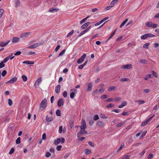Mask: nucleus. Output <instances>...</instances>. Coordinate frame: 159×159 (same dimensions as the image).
Returning <instances> with one entry per match:
<instances>
[{
	"label": "nucleus",
	"mask_w": 159,
	"mask_h": 159,
	"mask_svg": "<svg viewBox=\"0 0 159 159\" xmlns=\"http://www.w3.org/2000/svg\"><path fill=\"white\" fill-rule=\"evenodd\" d=\"M112 111L115 112L117 113H118L120 111V109H115Z\"/></svg>",
	"instance_id": "nucleus-59"
},
{
	"label": "nucleus",
	"mask_w": 159,
	"mask_h": 159,
	"mask_svg": "<svg viewBox=\"0 0 159 159\" xmlns=\"http://www.w3.org/2000/svg\"><path fill=\"white\" fill-rule=\"evenodd\" d=\"M62 95L64 97H65V98L67 96V92L66 91H64Z\"/></svg>",
	"instance_id": "nucleus-60"
},
{
	"label": "nucleus",
	"mask_w": 159,
	"mask_h": 159,
	"mask_svg": "<svg viewBox=\"0 0 159 159\" xmlns=\"http://www.w3.org/2000/svg\"><path fill=\"white\" fill-rule=\"evenodd\" d=\"M125 146V144L124 143H123L121 144V145L119 148L117 150V152H118L120 151Z\"/></svg>",
	"instance_id": "nucleus-33"
},
{
	"label": "nucleus",
	"mask_w": 159,
	"mask_h": 159,
	"mask_svg": "<svg viewBox=\"0 0 159 159\" xmlns=\"http://www.w3.org/2000/svg\"><path fill=\"white\" fill-rule=\"evenodd\" d=\"M114 100L116 102L119 101L121 100V98L120 97H116L114 98Z\"/></svg>",
	"instance_id": "nucleus-61"
},
{
	"label": "nucleus",
	"mask_w": 159,
	"mask_h": 159,
	"mask_svg": "<svg viewBox=\"0 0 159 159\" xmlns=\"http://www.w3.org/2000/svg\"><path fill=\"white\" fill-rule=\"evenodd\" d=\"M88 121L89 125L90 126H92L94 122V120H93L92 118H91Z\"/></svg>",
	"instance_id": "nucleus-21"
},
{
	"label": "nucleus",
	"mask_w": 159,
	"mask_h": 159,
	"mask_svg": "<svg viewBox=\"0 0 159 159\" xmlns=\"http://www.w3.org/2000/svg\"><path fill=\"white\" fill-rule=\"evenodd\" d=\"M51 156V154L49 152H47L46 154V157H49Z\"/></svg>",
	"instance_id": "nucleus-62"
},
{
	"label": "nucleus",
	"mask_w": 159,
	"mask_h": 159,
	"mask_svg": "<svg viewBox=\"0 0 159 159\" xmlns=\"http://www.w3.org/2000/svg\"><path fill=\"white\" fill-rule=\"evenodd\" d=\"M103 125V123L102 122L98 121L97 122V125L98 126H102Z\"/></svg>",
	"instance_id": "nucleus-36"
},
{
	"label": "nucleus",
	"mask_w": 159,
	"mask_h": 159,
	"mask_svg": "<svg viewBox=\"0 0 159 159\" xmlns=\"http://www.w3.org/2000/svg\"><path fill=\"white\" fill-rule=\"evenodd\" d=\"M154 115L155 114H154L152 116L149 118L146 121L142 123L141 125V126H143L147 125L151 120L152 119Z\"/></svg>",
	"instance_id": "nucleus-7"
},
{
	"label": "nucleus",
	"mask_w": 159,
	"mask_h": 159,
	"mask_svg": "<svg viewBox=\"0 0 159 159\" xmlns=\"http://www.w3.org/2000/svg\"><path fill=\"white\" fill-rule=\"evenodd\" d=\"M20 143V137H18L16 140V144H19Z\"/></svg>",
	"instance_id": "nucleus-46"
},
{
	"label": "nucleus",
	"mask_w": 159,
	"mask_h": 159,
	"mask_svg": "<svg viewBox=\"0 0 159 159\" xmlns=\"http://www.w3.org/2000/svg\"><path fill=\"white\" fill-rule=\"evenodd\" d=\"M30 32H26L21 34L20 35V37L21 38H26L30 34Z\"/></svg>",
	"instance_id": "nucleus-9"
},
{
	"label": "nucleus",
	"mask_w": 159,
	"mask_h": 159,
	"mask_svg": "<svg viewBox=\"0 0 159 159\" xmlns=\"http://www.w3.org/2000/svg\"><path fill=\"white\" fill-rule=\"evenodd\" d=\"M150 45V43H145L143 46V48H148Z\"/></svg>",
	"instance_id": "nucleus-34"
},
{
	"label": "nucleus",
	"mask_w": 159,
	"mask_h": 159,
	"mask_svg": "<svg viewBox=\"0 0 159 159\" xmlns=\"http://www.w3.org/2000/svg\"><path fill=\"white\" fill-rule=\"evenodd\" d=\"M39 109L41 111H42L46 108L47 105V101L46 98L41 101Z\"/></svg>",
	"instance_id": "nucleus-1"
},
{
	"label": "nucleus",
	"mask_w": 159,
	"mask_h": 159,
	"mask_svg": "<svg viewBox=\"0 0 159 159\" xmlns=\"http://www.w3.org/2000/svg\"><path fill=\"white\" fill-rule=\"evenodd\" d=\"M134 102H137L139 105H141L145 102V101L143 100H135Z\"/></svg>",
	"instance_id": "nucleus-24"
},
{
	"label": "nucleus",
	"mask_w": 159,
	"mask_h": 159,
	"mask_svg": "<svg viewBox=\"0 0 159 159\" xmlns=\"http://www.w3.org/2000/svg\"><path fill=\"white\" fill-rule=\"evenodd\" d=\"M88 31L86 29L85 30H84L83 31L81 32L80 34L78 35V36L79 37H80L81 36H82L85 33L88 32Z\"/></svg>",
	"instance_id": "nucleus-26"
},
{
	"label": "nucleus",
	"mask_w": 159,
	"mask_h": 159,
	"mask_svg": "<svg viewBox=\"0 0 159 159\" xmlns=\"http://www.w3.org/2000/svg\"><path fill=\"white\" fill-rule=\"evenodd\" d=\"M89 17V16H87V17H86L85 18H84V19H83L82 20H81V21H80V24H83V23H84V22L85 21V20L88 19V18Z\"/></svg>",
	"instance_id": "nucleus-31"
},
{
	"label": "nucleus",
	"mask_w": 159,
	"mask_h": 159,
	"mask_svg": "<svg viewBox=\"0 0 159 159\" xmlns=\"http://www.w3.org/2000/svg\"><path fill=\"white\" fill-rule=\"evenodd\" d=\"M132 67V66L131 64H127L122 66L121 68L122 69H130Z\"/></svg>",
	"instance_id": "nucleus-8"
},
{
	"label": "nucleus",
	"mask_w": 159,
	"mask_h": 159,
	"mask_svg": "<svg viewBox=\"0 0 159 159\" xmlns=\"http://www.w3.org/2000/svg\"><path fill=\"white\" fill-rule=\"evenodd\" d=\"M155 36L154 35H153L152 34L148 33L142 36H141V38L142 39H145L148 37H153Z\"/></svg>",
	"instance_id": "nucleus-3"
},
{
	"label": "nucleus",
	"mask_w": 159,
	"mask_h": 159,
	"mask_svg": "<svg viewBox=\"0 0 159 159\" xmlns=\"http://www.w3.org/2000/svg\"><path fill=\"white\" fill-rule=\"evenodd\" d=\"M109 97V96L106 94H104L101 96V98L102 99L106 98Z\"/></svg>",
	"instance_id": "nucleus-52"
},
{
	"label": "nucleus",
	"mask_w": 159,
	"mask_h": 159,
	"mask_svg": "<svg viewBox=\"0 0 159 159\" xmlns=\"http://www.w3.org/2000/svg\"><path fill=\"white\" fill-rule=\"evenodd\" d=\"M10 42V41L8 40L6 42L4 43L3 42H1L0 43V46L1 47H4L6 46L7 44H8Z\"/></svg>",
	"instance_id": "nucleus-15"
},
{
	"label": "nucleus",
	"mask_w": 159,
	"mask_h": 159,
	"mask_svg": "<svg viewBox=\"0 0 159 159\" xmlns=\"http://www.w3.org/2000/svg\"><path fill=\"white\" fill-rule=\"evenodd\" d=\"M4 13V10L3 9H0V18L2 16Z\"/></svg>",
	"instance_id": "nucleus-53"
},
{
	"label": "nucleus",
	"mask_w": 159,
	"mask_h": 159,
	"mask_svg": "<svg viewBox=\"0 0 159 159\" xmlns=\"http://www.w3.org/2000/svg\"><path fill=\"white\" fill-rule=\"evenodd\" d=\"M153 158V154H149L148 157V159H152Z\"/></svg>",
	"instance_id": "nucleus-64"
},
{
	"label": "nucleus",
	"mask_w": 159,
	"mask_h": 159,
	"mask_svg": "<svg viewBox=\"0 0 159 159\" xmlns=\"http://www.w3.org/2000/svg\"><path fill=\"white\" fill-rule=\"evenodd\" d=\"M145 25L149 28L152 27L153 28H156L157 25L156 24H152V22H149L146 23Z\"/></svg>",
	"instance_id": "nucleus-2"
},
{
	"label": "nucleus",
	"mask_w": 159,
	"mask_h": 159,
	"mask_svg": "<svg viewBox=\"0 0 159 159\" xmlns=\"http://www.w3.org/2000/svg\"><path fill=\"white\" fill-rule=\"evenodd\" d=\"M93 87V84L92 82H90L88 84V88L87 89V91L88 92L91 91Z\"/></svg>",
	"instance_id": "nucleus-10"
},
{
	"label": "nucleus",
	"mask_w": 159,
	"mask_h": 159,
	"mask_svg": "<svg viewBox=\"0 0 159 159\" xmlns=\"http://www.w3.org/2000/svg\"><path fill=\"white\" fill-rule=\"evenodd\" d=\"M42 81V79L41 78H40L38 79L36 81H35V84L34 85H36L38 86H39V84L41 83Z\"/></svg>",
	"instance_id": "nucleus-19"
},
{
	"label": "nucleus",
	"mask_w": 159,
	"mask_h": 159,
	"mask_svg": "<svg viewBox=\"0 0 159 159\" xmlns=\"http://www.w3.org/2000/svg\"><path fill=\"white\" fill-rule=\"evenodd\" d=\"M20 0H15V7H17L20 4Z\"/></svg>",
	"instance_id": "nucleus-27"
},
{
	"label": "nucleus",
	"mask_w": 159,
	"mask_h": 159,
	"mask_svg": "<svg viewBox=\"0 0 159 159\" xmlns=\"http://www.w3.org/2000/svg\"><path fill=\"white\" fill-rule=\"evenodd\" d=\"M127 103L126 101H123L122 102V104L119 105L118 107L119 108H122L124 107L125 106L127 105Z\"/></svg>",
	"instance_id": "nucleus-13"
},
{
	"label": "nucleus",
	"mask_w": 159,
	"mask_h": 159,
	"mask_svg": "<svg viewBox=\"0 0 159 159\" xmlns=\"http://www.w3.org/2000/svg\"><path fill=\"white\" fill-rule=\"evenodd\" d=\"M99 119V117L98 115L97 114H96L94 115L93 117V119L94 120H97Z\"/></svg>",
	"instance_id": "nucleus-35"
},
{
	"label": "nucleus",
	"mask_w": 159,
	"mask_h": 159,
	"mask_svg": "<svg viewBox=\"0 0 159 159\" xmlns=\"http://www.w3.org/2000/svg\"><path fill=\"white\" fill-rule=\"evenodd\" d=\"M116 30L115 31H114L111 34L110 36H109V38L108 39L107 41H109L115 35V34L116 33Z\"/></svg>",
	"instance_id": "nucleus-22"
},
{
	"label": "nucleus",
	"mask_w": 159,
	"mask_h": 159,
	"mask_svg": "<svg viewBox=\"0 0 159 159\" xmlns=\"http://www.w3.org/2000/svg\"><path fill=\"white\" fill-rule=\"evenodd\" d=\"M61 111L60 110L58 109L56 111V115L58 116H61Z\"/></svg>",
	"instance_id": "nucleus-45"
},
{
	"label": "nucleus",
	"mask_w": 159,
	"mask_h": 159,
	"mask_svg": "<svg viewBox=\"0 0 159 159\" xmlns=\"http://www.w3.org/2000/svg\"><path fill=\"white\" fill-rule=\"evenodd\" d=\"M61 141V140L60 138L57 139L54 141V144L56 145H58Z\"/></svg>",
	"instance_id": "nucleus-28"
},
{
	"label": "nucleus",
	"mask_w": 159,
	"mask_h": 159,
	"mask_svg": "<svg viewBox=\"0 0 159 159\" xmlns=\"http://www.w3.org/2000/svg\"><path fill=\"white\" fill-rule=\"evenodd\" d=\"M116 89V87L114 86H110L108 90L109 91H111L112 90H115Z\"/></svg>",
	"instance_id": "nucleus-30"
},
{
	"label": "nucleus",
	"mask_w": 159,
	"mask_h": 159,
	"mask_svg": "<svg viewBox=\"0 0 159 159\" xmlns=\"http://www.w3.org/2000/svg\"><path fill=\"white\" fill-rule=\"evenodd\" d=\"M86 55L85 53H84L81 57L78 59L77 60V63L79 64H81L84 60V59L86 57Z\"/></svg>",
	"instance_id": "nucleus-4"
},
{
	"label": "nucleus",
	"mask_w": 159,
	"mask_h": 159,
	"mask_svg": "<svg viewBox=\"0 0 159 159\" xmlns=\"http://www.w3.org/2000/svg\"><path fill=\"white\" fill-rule=\"evenodd\" d=\"M140 62L142 64H147L148 63V61L144 59H141L140 60Z\"/></svg>",
	"instance_id": "nucleus-38"
},
{
	"label": "nucleus",
	"mask_w": 159,
	"mask_h": 159,
	"mask_svg": "<svg viewBox=\"0 0 159 159\" xmlns=\"http://www.w3.org/2000/svg\"><path fill=\"white\" fill-rule=\"evenodd\" d=\"M80 128L82 130H84L86 128V123L85 120L82 119L81 122V125L80 126Z\"/></svg>",
	"instance_id": "nucleus-6"
},
{
	"label": "nucleus",
	"mask_w": 159,
	"mask_h": 159,
	"mask_svg": "<svg viewBox=\"0 0 159 159\" xmlns=\"http://www.w3.org/2000/svg\"><path fill=\"white\" fill-rule=\"evenodd\" d=\"M12 101L10 99H8V103L10 106H11L12 104Z\"/></svg>",
	"instance_id": "nucleus-54"
},
{
	"label": "nucleus",
	"mask_w": 159,
	"mask_h": 159,
	"mask_svg": "<svg viewBox=\"0 0 159 159\" xmlns=\"http://www.w3.org/2000/svg\"><path fill=\"white\" fill-rule=\"evenodd\" d=\"M20 41V39L17 37H14L12 38V41L13 42L16 43Z\"/></svg>",
	"instance_id": "nucleus-25"
},
{
	"label": "nucleus",
	"mask_w": 159,
	"mask_h": 159,
	"mask_svg": "<svg viewBox=\"0 0 159 159\" xmlns=\"http://www.w3.org/2000/svg\"><path fill=\"white\" fill-rule=\"evenodd\" d=\"M85 152L86 154H89L91 152V151L90 149H87L85 150Z\"/></svg>",
	"instance_id": "nucleus-44"
},
{
	"label": "nucleus",
	"mask_w": 159,
	"mask_h": 159,
	"mask_svg": "<svg viewBox=\"0 0 159 159\" xmlns=\"http://www.w3.org/2000/svg\"><path fill=\"white\" fill-rule=\"evenodd\" d=\"M124 122L120 123H119L117 125H116V127H119L122 126L124 125Z\"/></svg>",
	"instance_id": "nucleus-32"
},
{
	"label": "nucleus",
	"mask_w": 159,
	"mask_h": 159,
	"mask_svg": "<svg viewBox=\"0 0 159 159\" xmlns=\"http://www.w3.org/2000/svg\"><path fill=\"white\" fill-rule=\"evenodd\" d=\"M14 151H15L14 148H12L11 149L10 151L9 152V153L10 154H11L13 153H14Z\"/></svg>",
	"instance_id": "nucleus-50"
},
{
	"label": "nucleus",
	"mask_w": 159,
	"mask_h": 159,
	"mask_svg": "<svg viewBox=\"0 0 159 159\" xmlns=\"http://www.w3.org/2000/svg\"><path fill=\"white\" fill-rule=\"evenodd\" d=\"M130 158V156L128 155H126L124 156V157L122 158L121 159H129Z\"/></svg>",
	"instance_id": "nucleus-56"
},
{
	"label": "nucleus",
	"mask_w": 159,
	"mask_h": 159,
	"mask_svg": "<svg viewBox=\"0 0 159 159\" xmlns=\"http://www.w3.org/2000/svg\"><path fill=\"white\" fill-rule=\"evenodd\" d=\"M75 95V93L74 92H72L70 93V97L72 99H73L74 98Z\"/></svg>",
	"instance_id": "nucleus-41"
},
{
	"label": "nucleus",
	"mask_w": 159,
	"mask_h": 159,
	"mask_svg": "<svg viewBox=\"0 0 159 159\" xmlns=\"http://www.w3.org/2000/svg\"><path fill=\"white\" fill-rule=\"evenodd\" d=\"M114 106V105L113 104L110 103L108 105L106 106V108L107 109L113 107Z\"/></svg>",
	"instance_id": "nucleus-39"
},
{
	"label": "nucleus",
	"mask_w": 159,
	"mask_h": 159,
	"mask_svg": "<svg viewBox=\"0 0 159 159\" xmlns=\"http://www.w3.org/2000/svg\"><path fill=\"white\" fill-rule=\"evenodd\" d=\"M61 86L60 85L58 84L56 87L55 88V92L58 93H59L60 91Z\"/></svg>",
	"instance_id": "nucleus-16"
},
{
	"label": "nucleus",
	"mask_w": 159,
	"mask_h": 159,
	"mask_svg": "<svg viewBox=\"0 0 159 159\" xmlns=\"http://www.w3.org/2000/svg\"><path fill=\"white\" fill-rule=\"evenodd\" d=\"M146 133V131H144V132H143L140 137V139H142V138H143L145 136Z\"/></svg>",
	"instance_id": "nucleus-40"
},
{
	"label": "nucleus",
	"mask_w": 159,
	"mask_h": 159,
	"mask_svg": "<svg viewBox=\"0 0 159 159\" xmlns=\"http://www.w3.org/2000/svg\"><path fill=\"white\" fill-rule=\"evenodd\" d=\"M10 57V56H9L7 57H6L5 58L4 60L2 62L4 63H6V62L9 59V57Z\"/></svg>",
	"instance_id": "nucleus-49"
},
{
	"label": "nucleus",
	"mask_w": 159,
	"mask_h": 159,
	"mask_svg": "<svg viewBox=\"0 0 159 159\" xmlns=\"http://www.w3.org/2000/svg\"><path fill=\"white\" fill-rule=\"evenodd\" d=\"M83 133L82 132L80 131L77 133V136L78 137H80L81 135L83 134Z\"/></svg>",
	"instance_id": "nucleus-63"
},
{
	"label": "nucleus",
	"mask_w": 159,
	"mask_h": 159,
	"mask_svg": "<svg viewBox=\"0 0 159 159\" xmlns=\"http://www.w3.org/2000/svg\"><path fill=\"white\" fill-rule=\"evenodd\" d=\"M90 24L89 22H87L86 23L84 24L81 27V28L82 29H84L86 28V27H88V26Z\"/></svg>",
	"instance_id": "nucleus-18"
},
{
	"label": "nucleus",
	"mask_w": 159,
	"mask_h": 159,
	"mask_svg": "<svg viewBox=\"0 0 159 159\" xmlns=\"http://www.w3.org/2000/svg\"><path fill=\"white\" fill-rule=\"evenodd\" d=\"M152 73L153 75L156 78H157V73L155 71H153V70L152 71Z\"/></svg>",
	"instance_id": "nucleus-51"
},
{
	"label": "nucleus",
	"mask_w": 159,
	"mask_h": 159,
	"mask_svg": "<svg viewBox=\"0 0 159 159\" xmlns=\"http://www.w3.org/2000/svg\"><path fill=\"white\" fill-rule=\"evenodd\" d=\"M128 19H125L120 24V28H121L122 26H123L125 24V23L127 22L128 21Z\"/></svg>",
	"instance_id": "nucleus-29"
},
{
	"label": "nucleus",
	"mask_w": 159,
	"mask_h": 159,
	"mask_svg": "<svg viewBox=\"0 0 159 159\" xmlns=\"http://www.w3.org/2000/svg\"><path fill=\"white\" fill-rule=\"evenodd\" d=\"M129 79L127 78H122L120 80L122 82H126L128 81Z\"/></svg>",
	"instance_id": "nucleus-47"
},
{
	"label": "nucleus",
	"mask_w": 159,
	"mask_h": 159,
	"mask_svg": "<svg viewBox=\"0 0 159 159\" xmlns=\"http://www.w3.org/2000/svg\"><path fill=\"white\" fill-rule=\"evenodd\" d=\"M59 10V9L57 8H51L49 9L48 10L49 12H57Z\"/></svg>",
	"instance_id": "nucleus-11"
},
{
	"label": "nucleus",
	"mask_w": 159,
	"mask_h": 159,
	"mask_svg": "<svg viewBox=\"0 0 159 159\" xmlns=\"http://www.w3.org/2000/svg\"><path fill=\"white\" fill-rule=\"evenodd\" d=\"M21 78L24 81H26L27 80V77L25 75H22Z\"/></svg>",
	"instance_id": "nucleus-48"
},
{
	"label": "nucleus",
	"mask_w": 159,
	"mask_h": 159,
	"mask_svg": "<svg viewBox=\"0 0 159 159\" xmlns=\"http://www.w3.org/2000/svg\"><path fill=\"white\" fill-rule=\"evenodd\" d=\"M63 100L62 99H60L57 102V105L58 106L60 107L61 105H63Z\"/></svg>",
	"instance_id": "nucleus-17"
},
{
	"label": "nucleus",
	"mask_w": 159,
	"mask_h": 159,
	"mask_svg": "<svg viewBox=\"0 0 159 159\" xmlns=\"http://www.w3.org/2000/svg\"><path fill=\"white\" fill-rule=\"evenodd\" d=\"M23 64H26L28 65L33 64H34V62L29 61H25L22 62Z\"/></svg>",
	"instance_id": "nucleus-20"
},
{
	"label": "nucleus",
	"mask_w": 159,
	"mask_h": 159,
	"mask_svg": "<svg viewBox=\"0 0 159 159\" xmlns=\"http://www.w3.org/2000/svg\"><path fill=\"white\" fill-rule=\"evenodd\" d=\"M4 63L2 61L1 63H0V69L2 68L5 66V65Z\"/></svg>",
	"instance_id": "nucleus-55"
},
{
	"label": "nucleus",
	"mask_w": 159,
	"mask_h": 159,
	"mask_svg": "<svg viewBox=\"0 0 159 159\" xmlns=\"http://www.w3.org/2000/svg\"><path fill=\"white\" fill-rule=\"evenodd\" d=\"M53 118L51 116L48 117V115L46 116V120L47 122H50L53 120Z\"/></svg>",
	"instance_id": "nucleus-14"
},
{
	"label": "nucleus",
	"mask_w": 159,
	"mask_h": 159,
	"mask_svg": "<svg viewBox=\"0 0 159 159\" xmlns=\"http://www.w3.org/2000/svg\"><path fill=\"white\" fill-rule=\"evenodd\" d=\"M66 51V50H63L58 55V57L59 56H62L65 53V52Z\"/></svg>",
	"instance_id": "nucleus-42"
},
{
	"label": "nucleus",
	"mask_w": 159,
	"mask_h": 159,
	"mask_svg": "<svg viewBox=\"0 0 159 159\" xmlns=\"http://www.w3.org/2000/svg\"><path fill=\"white\" fill-rule=\"evenodd\" d=\"M41 45V43H36L30 45L28 47V48H35L36 47L40 46Z\"/></svg>",
	"instance_id": "nucleus-5"
},
{
	"label": "nucleus",
	"mask_w": 159,
	"mask_h": 159,
	"mask_svg": "<svg viewBox=\"0 0 159 159\" xmlns=\"http://www.w3.org/2000/svg\"><path fill=\"white\" fill-rule=\"evenodd\" d=\"M153 77L152 76V75L148 74L146 75V77L144 78V79L145 80H148V79L152 78Z\"/></svg>",
	"instance_id": "nucleus-23"
},
{
	"label": "nucleus",
	"mask_w": 159,
	"mask_h": 159,
	"mask_svg": "<svg viewBox=\"0 0 159 159\" xmlns=\"http://www.w3.org/2000/svg\"><path fill=\"white\" fill-rule=\"evenodd\" d=\"M74 32V30H72L70 32H69L66 35V37H68L70 35H71L72 34H73V33Z\"/></svg>",
	"instance_id": "nucleus-37"
},
{
	"label": "nucleus",
	"mask_w": 159,
	"mask_h": 159,
	"mask_svg": "<svg viewBox=\"0 0 159 159\" xmlns=\"http://www.w3.org/2000/svg\"><path fill=\"white\" fill-rule=\"evenodd\" d=\"M100 116L102 118L107 119V116L103 114H101L100 115Z\"/></svg>",
	"instance_id": "nucleus-43"
},
{
	"label": "nucleus",
	"mask_w": 159,
	"mask_h": 159,
	"mask_svg": "<svg viewBox=\"0 0 159 159\" xmlns=\"http://www.w3.org/2000/svg\"><path fill=\"white\" fill-rule=\"evenodd\" d=\"M63 127L62 126H61L59 127V133L61 134L62 133Z\"/></svg>",
	"instance_id": "nucleus-58"
},
{
	"label": "nucleus",
	"mask_w": 159,
	"mask_h": 159,
	"mask_svg": "<svg viewBox=\"0 0 159 159\" xmlns=\"http://www.w3.org/2000/svg\"><path fill=\"white\" fill-rule=\"evenodd\" d=\"M92 147H94V144L93 143L92 141H89L88 143Z\"/></svg>",
	"instance_id": "nucleus-57"
},
{
	"label": "nucleus",
	"mask_w": 159,
	"mask_h": 159,
	"mask_svg": "<svg viewBox=\"0 0 159 159\" xmlns=\"http://www.w3.org/2000/svg\"><path fill=\"white\" fill-rule=\"evenodd\" d=\"M17 79L16 77H14L12 78L10 80L6 82V83H10L11 84L14 83L17 80Z\"/></svg>",
	"instance_id": "nucleus-12"
}]
</instances>
